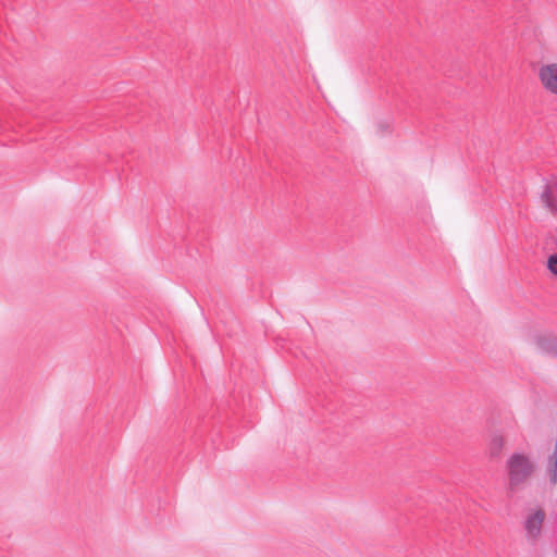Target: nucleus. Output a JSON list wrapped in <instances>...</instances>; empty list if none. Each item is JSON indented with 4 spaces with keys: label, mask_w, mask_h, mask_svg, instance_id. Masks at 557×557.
<instances>
[{
    "label": "nucleus",
    "mask_w": 557,
    "mask_h": 557,
    "mask_svg": "<svg viewBox=\"0 0 557 557\" xmlns=\"http://www.w3.org/2000/svg\"><path fill=\"white\" fill-rule=\"evenodd\" d=\"M509 486L511 490L520 486L535 470V463L523 453H513L506 462Z\"/></svg>",
    "instance_id": "f257e3e1"
},
{
    "label": "nucleus",
    "mask_w": 557,
    "mask_h": 557,
    "mask_svg": "<svg viewBox=\"0 0 557 557\" xmlns=\"http://www.w3.org/2000/svg\"><path fill=\"white\" fill-rule=\"evenodd\" d=\"M380 128L382 131H386L388 128V125L387 124H383V123H380Z\"/></svg>",
    "instance_id": "6e6552de"
},
{
    "label": "nucleus",
    "mask_w": 557,
    "mask_h": 557,
    "mask_svg": "<svg viewBox=\"0 0 557 557\" xmlns=\"http://www.w3.org/2000/svg\"><path fill=\"white\" fill-rule=\"evenodd\" d=\"M539 77L544 88L557 96V63L541 66Z\"/></svg>",
    "instance_id": "7ed1b4c3"
},
{
    "label": "nucleus",
    "mask_w": 557,
    "mask_h": 557,
    "mask_svg": "<svg viewBox=\"0 0 557 557\" xmlns=\"http://www.w3.org/2000/svg\"><path fill=\"white\" fill-rule=\"evenodd\" d=\"M547 268L553 274L557 275V253L549 256Z\"/></svg>",
    "instance_id": "423d86ee"
},
{
    "label": "nucleus",
    "mask_w": 557,
    "mask_h": 557,
    "mask_svg": "<svg viewBox=\"0 0 557 557\" xmlns=\"http://www.w3.org/2000/svg\"><path fill=\"white\" fill-rule=\"evenodd\" d=\"M541 201L552 213H557V196L553 194L552 187L548 183L543 186Z\"/></svg>",
    "instance_id": "39448f33"
},
{
    "label": "nucleus",
    "mask_w": 557,
    "mask_h": 557,
    "mask_svg": "<svg viewBox=\"0 0 557 557\" xmlns=\"http://www.w3.org/2000/svg\"><path fill=\"white\" fill-rule=\"evenodd\" d=\"M492 443H493V446H494L496 449H498V450L503 447V438H502V437H499V436H495V437L493 438V442H492Z\"/></svg>",
    "instance_id": "0eeeda50"
},
{
    "label": "nucleus",
    "mask_w": 557,
    "mask_h": 557,
    "mask_svg": "<svg viewBox=\"0 0 557 557\" xmlns=\"http://www.w3.org/2000/svg\"><path fill=\"white\" fill-rule=\"evenodd\" d=\"M536 346L546 355L557 356V338L554 335L537 336Z\"/></svg>",
    "instance_id": "20e7f679"
},
{
    "label": "nucleus",
    "mask_w": 557,
    "mask_h": 557,
    "mask_svg": "<svg viewBox=\"0 0 557 557\" xmlns=\"http://www.w3.org/2000/svg\"><path fill=\"white\" fill-rule=\"evenodd\" d=\"M545 517L546 515L543 509H536L525 516L523 521V529L525 532L527 541L529 543L535 544L539 541L542 534Z\"/></svg>",
    "instance_id": "f03ea898"
}]
</instances>
